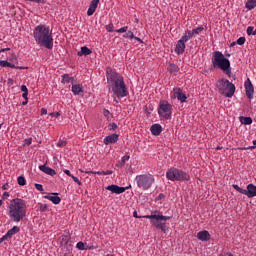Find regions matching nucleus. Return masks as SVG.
<instances>
[{
    "instance_id": "f257e3e1",
    "label": "nucleus",
    "mask_w": 256,
    "mask_h": 256,
    "mask_svg": "<svg viewBox=\"0 0 256 256\" xmlns=\"http://www.w3.org/2000/svg\"><path fill=\"white\" fill-rule=\"evenodd\" d=\"M9 217L14 223H19L27 217V204L25 200L21 198H15L12 200L9 206Z\"/></svg>"
},
{
    "instance_id": "f03ea898",
    "label": "nucleus",
    "mask_w": 256,
    "mask_h": 256,
    "mask_svg": "<svg viewBox=\"0 0 256 256\" xmlns=\"http://www.w3.org/2000/svg\"><path fill=\"white\" fill-rule=\"evenodd\" d=\"M34 39L38 45L46 49H53V34L50 33L49 27L43 24L34 29Z\"/></svg>"
},
{
    "instance_id": "7ed1b4c3",
    "label": "nucleus",
    "mask_w": 256,
    "mask_h": 256,
    "mask_svg": "<svg viewBox=\"0 0 256 256\" xmlns=\"http://www.w3.org/2000/svg\"><path fill=\"white\" fill-rule=\"evenodd\" d=\"M212 66L214 69H221L228 77H231V62L222 52H214L212 56Z\"/></svg>"
},
{
    "instance_id": "20e7f679",
    "label": "nucleus",
    "mask_w": 256,
    "mask_h": 256,
    "mask_svg": "<svg viewBox=\"0 0 256 256\" xmlns=\"http://www.w3.org/2000/svg\"><path fill=\"white\" fill-rule=\"evenodd\" d=\"M146 219H151V224L156 227V229H159L162 231V233H167L168 227H167V221L171 219V216H164L163 214L159 213L158 211H155L152 215L144 216Z\"/></svg>"
},
{
    "instance_id": "39448f33",
    "label": "nucleus",
    "mask_w": 256,
    "mask_h": 256,
    "mask_svg": "<svg viewBox=\"0 0 256 256\" xmlns=\"http://www.w3.org/2000/svg\"><path fill=\"white\" fill-rule=\"evenodd\" d=\"M217 89L224 97L231 98L235 95V84L231 83L227 79H221L217 83Z\"/></svg>"
},
{
    "instance_id": "423d86ee",
    "label": "nucleus",
    "mask_w": 256,
    "mask_h": 256,
    "mask_svg": "<svg viewBox=\"0 0 256 256\" xmlns=\"http://www.w3.org/2000/svg\"><path fill=\"white\" fill-rule=\"evenodd\" d=\"M167 179L170 181H191V176L184 172L183 170H179L177 168H172L166 173Z\"/></svg>"
},
{
    "instance_id": "0eeeda50",
    "label": "nucleus",
    "mask_w": 256,
    "mask_h": 256,
    "mask_svg": "<svg viewBox=\"0 0 256 256\" xmlns=\"http://www.w3.org/2000/svg\"><path fill=\"white\" fill-rule=\"evenodd\" d=\"M106 77L107 83L111 87L112 91H117V86L119 85V83H125V80H123V76L119 75V73L111 69H107Z\"/></svg>"
},
{
    "instance_id": "6e6552de",
    "label": "nucleus",
    "mask_w": 256,
    "mask_h": 256,
    "mask_svg": "<svg viewBox=\"0 0 256 256\" xmlns=\"http://www.w3.org/2000/svg\"><path fill=\"white\" fill-rule=\"evenodd\" d=\"M135 181L140 189H151V185L155 182V178L151 174L137 175Z\"/></svg>"
},
{
    "instance_id": "1a4fd4ad",
    "label": "nucleus",
    "mask_w": 256,
    "mask_h": 256,
    "mask_svg": "<svg viewBox=\"0 0 256 256\" xmlns=\"http://www.w3.org/2000/svg\"><path fill=\"white\" fill-rule=\"evenodd\" d=\"M159 117L163 119H171V115H173V105L165 100H161L158 107Z\"/></svg>"
},
{
    "instance_id": "9d476101",
    "label": "nucleus",
    "mask_w": 256,
    "mask_h": 256,
    "mask_svg": "<svg viewBox=\"0 0 256 256\" xmlns=\"http://www.w3.org/2000/svg\"><path fill=\"white\" fill-rule=\"evenodd\" d=\"M112 92L116 97H118V99H122L123 97H127V95H129L125 82H119L117 90H112Z\"/></svg>"
},
{
    "instance_id": "9b49d317",
    "label": "nucleus",
    "mask_w": 256,
    "mask_h": 256,
    "mask_svg": "<svg viewBox=\"0 0 256 256\" xmlns=\"http://www.w3.org/2000/svg\"><path fill=\"white\" fill-rule=\"evenodd\" d=\"M187 41H189V38L184 34L176 44L175 53H177V55H183V53H185V43H187Z\"/></svg>"
},
{
    "instance_id": "f8f14e48",
    "label": "nucleus",
    "mask_w": 256,
    "mask_h": 256,
    "mask_svg": "<svg viewBox=\"0 0 256 256\" xmlns=\"http://www.w3.org/2000/svg\"><path fill=\"white\" fill-rule=\"evenodd\" d=\"M107 191H111V193H115L116 195H121V193H125L127 189H131V185L127 187H120L115 184L109 185L106 187Z\"/></svg>"
},
{
    "instance_id": "ddd939ff",
    "label": "nucleus",
    "mask_w": 256,
    "mask_h": 256,
    "mask_svg": "<svg viewBox=\"0 0 256 256\" xmlns=\"http://www.w3.org/2000/svg\"><path fill=\"white\" fill-rule=\"evenodd\" d=\"M244 87L246 89V97L248 99H253V93H255V88L253 87V83H251V79H247L245 81Z\"/></svg>"
},
{
    "instance_id": "4468645a",
    "label": "nucleus",
    "mask_w": 256,
    "mask_h": 256,
    "mask_svg": "<svg viewBox=\"0 0 256 256\" xmlns=\"http://www.w3.org/2000/svg\"><path fill=\"white\" fill-rule=\"evenodd\" d=\"M244 195H247L249 199L256 197V186L254 184H248L247 190L244 189Z\"/></svg>"
},
{
    "instance_id": "2eb2a0df",
    "label": "nucleus",
    "mask_w": 256,
    "mask_h": 256,
    "mask_svg": "<svg viewBox=\"0 0 256 256\" xmlns=\"http://www.w3.org/2000/svg\"><path fill=\"white\" fill-rule=\"evenodd\" d=\"M44 199H48V201H52L54 205H59L61 203V197H59L58 193H51L50 195L44 196Z\"/></svg>"
},
{
    "instance_id": "dca6fc26",
    "label": "nucleus",
    "mask_w": 256,
    "mask_h": 256,
    "mask_svg": "<svg viewBox=\"0 0 256 256\" xmlns=\"http://www.w3.org/2000/svg\"><path fill=\"white\" fill-rule=\"evenodd\" d=\"M117 141H119V134H111L109 136H106L104 138V144L105 145H111L113 143H117Z\"/></svg>"
},
{
    "instance_id": "f3484780",
    "label": "nucleus",
    "mask_w": 256,
    "mask_h": 256,
    "mask_svg": "<svg viewBox=\"0 0 256 256\" xmlns=\"http://www.w3.org/2000/svg\"><path fill=\"white\" fill-rule=\"evenodd\" d=\"M0 67H10V69H29V67L15 66V64L7 60H0Z\"/></svg>"
},
{
    "instance_id": "a211bd4d",
    "label": "nucleus",
    "mask_w": 256,
    "mask_h": 256,
    "mask_svg": "<svg viewBox=\"0 0 256 256\" xmlns=\"http://www.w3.org/2000/svg\"><path fill=\"white\" fill-rule=\"evenodd\" d=\"M99 1L100 0H92L90 2V5H89L88 11H87L88 17H91V15H93V13H95V11L97 10V7L99 5Z\"/></svg>"
},
{
    "instance_id": "6ab92c4d",
    "label": "nucleus",
    "mask_w": 256,
    "mask_h": 256,
    "mask_svg": "<svg viewBox=\"0 0 256 256\" xmlns=\"http://www.w3.org/2000/svg\"><path fill=\"white\" fill-rule=\"evenodd\" d=\"M197 239L199 241H209L211 239V234H209V231L204 230L197 233Z\"/></svg>"
},
{
    "instance_id": "aec40b11",
    "label": "nucleus",
    "mask_w": 256,
    "mask_h": 256,
    "mask_svg": "<svg viewBox=\"0 0 256 256\" xmlns=\"http://www.w3.org/2000/svg\"><path fill=\"white\" fill-rule=\"evenodd\" d=\"M205 28L203 27H198V28H195L193 30H188L187 33L185 34L187 36V38L189 40L193 39V36L194 35H199V33H201V31H204Z\"/></svg>"
},
{
    "instance_id": "412c9836",
    "label": "nucleus",
    "mask_w": 256,
    "mask_h": 256,
    "mask_svg": "<svg viewBox=\"0 0 256 256\" xmlns=\"http://www.w3.org/2000/svg\"><path fill=\"white\" fill-rule=\"evenodd\" d=\"M174 99H178L181 103H185V101H187V96L183 93L181 88H178V91L174 92Z\"/></svg>"
},
{
    "instance_id": "4be33fe9",
    "label": "nucleus",
    "mask_w": 256,
    "mask_h": 256,
    "mask_svg": "<svg viewBox=\"0 0 256 256\" xmlns=\"http://www.w3.org/2000/svg\"><path fill=\"white\" fill-rule=\"evenodd\" d=\"M150 131L152 135L159 136L163 131V127H161V124H153L150 128Z\"/></svg>"
},
{
    "instance_id": "5701e85b",
    "label": "nucleus",
    "mask_w": 256,
    "mask_h": 256,
    "mask_svg": "<svg viewBox=\"0 0 256 256\" xmlns=\"http://www.w3.org/2000/svg\"><path fill=\"white\" fill-rule=\"evenodd\" d=\"M39 169L40 171H42L43 173H46V175H50L51 177L57 175V172H55V170L45 165H40Z\"/></svg>"
},
{
    "instance_id": "b1692460",
    "label": "nucleus",
    "mask_w": 256,
    "mask_h": 256,
    "mask_svg": "<svg viewBox=\"0 0 256 256\" xmlns=\"http://www.w3.org/2000/svg\"><path fill=\"white\" fill-rule=\"evenodd\" d=\"M72 93H74V95H81V93H83V85L73 84L72 85Z\"/></svg>"
},
{
    "instance_id": "393cba45",
    "label": "nucleus",
    "mask_w": 256,
    "mask_h": 256,
    "mask_svg": "<svg viewBox=\"0 0 256 256\" xmlns=\"http://www.w3.org/2000/svg\"><path fill=\"white\" fill-rule=\"evenodd\" d=\"M19 231H21V229L18 226H14L10 230H8V232L5 234V237L11 239V237H13V235H16V233H19Z\"/></svg>"
},
{
    "instance_id": "a878e982",
    "label": "nucleus",
    "mask_w": 256,
    "mask_h": 256,
    "mask_svg": "<svg viewBox=\"0 0 256 256\" xmlns=\"http://www.w3.org/2000/svg\"><path fill=\"white\" fill-rule=\"evenodd\" d=\"M92 51L87 46L81 47V50L77 53L78 57H87V55H91Z\"/></svg>"
},
{
    "instance_id": "bb28decb",
    "label": "nucleus",
    "mask_w": 256,
    "mask_h": 256,
    "mask_svg": "<svg viewBox=\"0 0 256 256\" xmlns=\"http://www.w3.org/2000/svg\"><path fill=\"white\" fill-rule=\"evenodd\" d=\"M129 159H131V156L125 155L124 157H122L121 161L116 164V167L118 168L125 167V163H127Z\"/></svg>"
},
{
    "instance_id": "cd10ccee",
    "label": "nucleus",
    "mask_w": 256,
    "mask_h": 256,
    "mask_svg": "<svg viewBox=\"0 0 256 256\" xmlns=\"http://www.w3.org/2000/svg\"><path fill=\"white\" fill-rule=\"evenodd\" d=\"M74 80H75V78L70 77L69 74H63L61 83H63V85H65V83H73Z\"/></svg>"
},
{
    "instance_id": "c85d7f7f",
    "label": "nucleus",
    "mask_w": 256,
    "mask_h": 256,
    "mask_svg": "<svg viewBox=\"0 0 256 256\" xmlns=\"http://www.w3.org/2000/svg\"><path fill=\"white\" fill-rule=\"evenodd\" d=\"M245 7H246V9H248V11H251V10L255 9V7H256V0H248L246 2Z\"/></svg>"
},
{
    "instance_id": "c756f323",
    "label": "nucleus",
    "mask_w": 256,
    "mask_h": 256,
    "mask_svg": "<svg viewBox=\"0 0 256 256\" xmlns=\"http://www.w3.org/2000/svg\"><path fill=\"white\" fill-rule=\"evenodd\" d=\"M240 122L243 125H251V123H253V119L251 117L241 116L240 117Z\"/></svg>"
},
{
    "instance_id": "7c9ffc66",
    "label": "nucleus",
    "mask_w": 256,
    "mask_h": 256,
    "mask_svg": "<svg viewBox=\"0 0 256 256\" xmlns=\"http://www.w3.org/2000/svg\"><path fill=\"white\" fill-rule=\"evenodd\" d=\"M17 183L20 185V187H25V185H27V180H25L24 176H19L17 178Z\"/></svg>"
},
{
    "instance_id": "2f4dec72",
    "label": "nucleus",
    "mask_w": 256,
    "mask_h": 256,
    "mask_svg": "<svg viewBox=\"0 0 256 256\" xmlns=\"http://www.w3.org/2000/svg\"><path fill=\"white\" fill-rule=\"evenodd\" d=\"M168 69L170 73H177V71H179V67H177L175 64H170Z\"/></svg>"
},
{
    "instance_id": "473e14b6",
    "label": "nucleus",
    "mask_w": 256,
    "mask_h": 256,
    "mask_svg": "<svg viewBox=\"0 0 256 256\" xmlns=\"http://www.w3.org/2000/svg\"><path fill=\"white\" fill-rule=\"evenodd\" d=\"M125 39H133L135 38V34H133V31L129 30L127 33L123 35Z\"/></svg>"
},
{
    "instance_id": "72a5a7b5",
    "label": "nucleus",
    "mask_w": 256,
    "mask_h": 256,
    "mask_svg": "<svg viewBox=\"0 0 256 256\" xmlns=\"http://www.w3.org/2000/svg\"><path fill=\"white\" fill-rule=\"evenodd\" d=\"M81 172L82 173H84V171L83 170H81ZM85 173L87 174V175H103V171H85Z\"/></svg>"
},
{
    "instance_id": "f704fd0d",
    "label": "nucleus",
    "mask_w": 256,
    "mask_h": 256,
    "mask_svg": "<svg viewBox=\"0 0 256 256\" xmlns=\"http://www.w3.org/2000/svg\"><path fill=\"white\" fill-rule=\"evenodd\" d=\"M233 188H234L238 193H241L242 195H245V189L239 187V185L234 184V185H233Z\"/></svg>"
},
{
    "instance_id": "c9c22d12",
    "label": "nucleus",
    "mask_w": 256,
    "mask_h": 256,
    "mask_svg": "<svg viewBox=\"0 0 256 256\" xmlns=\"http://www.w3.org/2000/svg\"><path fill=\"white\" fill-rule=\"evenodd\" d=\"M108 129H109V131H117V129H118L117 123H110L108 125Z\"/></svg>"
},
{
    "instance_id": "e433bc0d",
    "label": "nucleus",
    "mask_w": 256,
    "mask_h": 256,
    "mask_svg": "<svg viewBox=\"0 0 256 256\" xmlns=\"http://www.w3.org/2000/svg\"><path fill=\"white\" fill-rule=\"evenodd\" d=\"M253 145L254 146H251V147H242L237 149H239L240 151H247V149H256V140L253 141Z\"/></svg>"
},
{
    "instance_id": "4c0bfd02",
    "label": "nucleus",
    "mask_w": 256,
    "mask_h": 256,
    "mask_svg": "<svg viewBox=\"0 0 256 256\" xmlns=\"http://www.w3.org/2000/svg\"><path fill=\"white\" fill-rule=\"evenodd\" d=\"M70 239H71V236L69 235V233L62 235V241H64V243H69Z\"/></svg>"
},
{
    "instance_id": "58836bf2",
    "label": "nucleus",
    "mask_w": 256,
    "mask_h": 256,
    "mask_svg": "<svg viewBox=\"0 0 256 256\" xmlns=\"http://www.w3.org/2000/svg\"><path fill=\"white\" fill-rule=\"evenodd\" d=\"M76 247L79 249V251H85V243L83 242H78Z\"/></svg>"
},
{
    "instance_id": "ea45409f",
    "label": "nucleus",
    "mask_w": 256,
    "mask_h": 256,
    "mask_svg": "<svg viewBox=\"0 0 256 256\" xmlns=\"http://www.w3.org/2000/svg\"><path fill=\"white\" fill-rule=\"evenodd\" d=\"M245 41H246L245 37H240L237 39L236 44L237 45H245Z\"/></svg>"
},
{
    "instance_id": "a19ab883",
    "label": "nucleus",
    "mask_w": 256,
    "mask_h": 256,
    "mask_svg": "<svg viewBox=\"0 0 256 256\" xmlns=\"http://www.w3.org/2000/svg\"><path fill=\"white\" fill-rule=\"evenodd\" d=\"M127 29H129V27L124 26L118 30H115L116 33H127Z\"/></svg>"
},
{
    "instance_id": "79ce46f5",
    "label": "nucleus",
    "mask_w": 256,
    "mask_h": 256,
    "mask_svg": "<svg viewBox=\"0 0 256 256\" xmlns=\"http://www.w3.org/2000/svg\"><path fill=\"white\" fill-rule=\"evenodd\" d=\"M66 145H67L66 140H59V142L57 143V147H65Z\"/></svg>"
},
{
    "instance_id": "37998d69",
    "label": "nucleus",
    "mask_w": 256,
    "mask_h": 256,
    "mask_svg": "<svg viewBox=\"0 0 256 256\" xmlns=\"http://www.w3.org/2000/svg\"><path fill=\"white\" fill-rule=\"evenodd\" d=\"M71 179H73L74 183H77V185L81 186L83 183L80 181L79 178L72 176Z\"/></svg>"
},
{
    "instance_id": "c03bdc74",
    "label": "nucleus",
    "mask_w": 256,
    "mask_h": 256,
    "mask_svg": "<svg viewBox=\"0 0 256 256\" xmlns=\"http://www.w3.org/2000/svg\"><path fill=\"white\" fill-rule=\"evenodd\" d=\"M39 209L42 213H45V211L48 209V206L47 204H41Z\"/></svg>"
},
{
    "instance_id": "a18cd8bd",
    "label": "nucleus",
    "mask_w": 256,
    "mask_h": 256,
    "mask_svg": "<svg viewBox=\"0 0 256 256\" xmlns=\"http://www.w3.org/2000/svg\"><path fill=\"white\" fill-rule=\"evenodd\" d=\"M106 30L108 31V33H113V23H110L109 25H107Z\"/></svg>"
},
{
    "instance_id": "49530a36",
    "label": "nucleus",
    "mask_w": 256,
    "mask_h": 256,
    "mask_svg": "<svg viewBox=\"0 0 256 256\" xmlns=\"http://www.w3.org/2000/svg\"><path fill=\"white\" fill-rule=\"evenodd\" d=\"M253 29H255V28L252 27V26H249V27L247 28V35H253V33H254Z\"/></svg>"
},
{
    "instance_id": "de8ad7c7",
    "label": "nucleus",
    "mask_w": 256,
    "mask_h": 256,
    "mask_svg": "<svg viewBox=\"0 0 256 256\" xmlns=\"http://www.w3.org/2000/svg\"><path fill=\"white\" fill-rule=\"evenodd\" d=\"M32 141H33V139H31V138L25 139L24 145H27V147H29V145H31Z\"/></svg>"
},
{
    "instance_id": "09e8293b",
    "label": "nucleus",
    "mask_w": 256,
    "mask_h": 256,
    "mask_svg": "<svg viewBox=\"0 0 256 256\" xmlns=\"http://www.w3.org/2000/svg\"><path fill=\"white\" fill-rule=\"evenodd\" d=\"M50 116L51 117H61V113L60 112H52V113H50Z\"/></svg>"
},
{
    "instance_id": "8fccbe9b",
    "label": "nucleus",
    "mask_w": 256,
    "mask_h": 256,
    "mask_svg": "<svg viewBox=\"0 0 256 256\" xmlns=\"http://www.w3.org/2000/svg\"><path fill=\"white\" fill-rule=\"evenodd\" d=\"M35 187L38 191H43V185L42 184H35Z\"/></svg>"
},
{
    "instance_id": "3c124183",
    "label": "nucleus",
    "mask_w": 256,
    "mask_h": 256,
    "mask_svg": "<svg viewBox=\"0 0 256 256\" xmlns=\"http://www.w3.org/2000/svg\"><path fill=\"white\" fill-rule=\"evenodd\" d=\"M161 199H165V194L160 193L158 197L156 198L157 201H161Z\"/></svg>"
},
{
    "instance_id": "603ef678",
    "label": "nucleus",
    "mask_w": 256,
    "mask_h": 256,
    "mask_svg": "<svg viewBox=\"0 0 256 256\" xmlns=\"http://www.w3.org/2000/svg\"><path fill=\"white\" fill-rule=\"evenodd\" d=\"M103 114H104V117H109V115L111 114V112H109V110L107 109H103Z\"/></svg>"
},
{
    "instance_id": "864d4df0",
    "label": "nucleus",
    "mask_w": 256,
    "mask_h": 256,
    "mask_svg": "<svg viewBox=\"0 0 256 256\" xmlns=\"http://www.w3.org/2000/svg\"><path fill=\"white\" fill-rule=\"evenodd\" d=\"M21 91L24 93H29V90L27 89V86H25V85L21 86Z\"/></svg>"
},
{
    "instance_id": "5fc2aeb1",
    "label": "nucleus",
    "mask_w": 256,
    "mask_h": 256,
    "mask_svg": "<svg viewBox=\"0 0 256 256\" xmlns=\"http://www.w3.org/2000/svg\"><path fill=\"white\" fill-rule=\"evenodd\" d=\"M28 95H29V92H24L22 94V97H23V99H25V101H29V98L27 97Z\"/></svg>"
},
{
    "instance_id": "6e6d98bb",
    "label": "nucleus",
    "mask_w": 256,
    "mask_h": 256,
    "mask_svg": "<svg viewBox=\"0 0 256 256\" xmlns=\"http://www.w3.org/2000/svg\"><path fill=\"white\" fill-rule=\"evenodd\" d=\"M103 175H113V171L107 170V171H102Z\"/></svg>"
},
{
    "instance_id": "4d7b16f0",
    "label": "nucleus",
    "mask_w": 256,
    "mask_h": 256,
    "mask_svg": "<svg viewBox=\"0 0 256 256\" xmlns=\"http://www.w3.org/2000/svg\"><path fill=\"white\" fill-rule=\"evenodd\" d=\"M32 3H47V0H32Z\"/></svg>"
},
{
    "instance_id": "13d9d810",
    "label": "nucleus",
    "mask_w": 256,
    "mask_h": 256,
    "mask_svg": "<svg viewBox=\"0 0 256 256\" xmlns=\"http://www.w3.org/2000/svg\"><path fill=\"white\" fill-rule=\"evenodd\" d=\"M64 173L68 175V177H73V174H71V171L69 170H64Z\"/></svg>"
},
{
    "instance_id": "bf43d9fd",
    "label": "nucleus",
    "mask_w": 256,
    "mask_h": 256,
    "mask_svg": "<svg viewBox=\"0 0 256 256\" xmlns=\"http://www.w3.org/2000/svg\"><path fill=\"white\" fill-rule=\"evenodd\" d=\"M9 197V192H4L2 199H7Z\"/></svg>"
},
{
    "instance_id": "052dcab7",
    "label": "nucleus",
    "mask_w": 256,
    "mask_h": 256,
    "mask_svg": "<svg viewBox=\"0 0 256 256\" xmlns=\"http://www.w3.org/2000/svg\"><path fill=\"white\" fill-rule=\"evenodd\" d=\"M7 187H9V183H5L3 186H2V189L3 191H7Z\"/></svg>"
},
{
    "instance_id": "680f3d73",
    "label": "nucleus",
    "mask_w": 256,
    "mask_h": 256,
    "mask_svg": "<svg viewBox=\"0 0 256 256\" xmlns=\"http://www.w3.org/2000/svg\"><path fill=\"white\" fill-rule=\"evenodd\" d=\"M133 217H135V219H141V216L137 215V211L133 212Z\"/></svg>"
},
{
    "instance_id": "e2e57ef3",
    "label": "nucleus",
    "mask_w": 256,
    "mask_h": 256,
    "mask_svg": "<svg viewBox=\"0 0 256 256\" xmlns=\"http://www.w3.org/2000/svg\"><path fill=\"white\" fill-rule=\"evenodd\" d=\"M41 115H47V109L42 108L41 109Z\"/></svg>"
},
{
    "instance_id": "0e129e2a",
    "label": "nucleus",
    "mask_w": 256,
    "mask_h": 256,
    "mask_svg": "<svg viewBox=\"0 0 256 256\" xmlns=\"http://www.w3.org/2000/svg\"><path fill=\"white\" fill-rule=\"evenodd\" d=\"M7 239H9L8 237H5V235L0 238V243H3V241H7Z\"/></svg>"
},
{
    "instance_id": "69168bd1",
    "label": "nucleus",
    "mask_w": 256,
    "mask_h": 256,
    "mask_svg": "<svg viewBox=\"0 0 256 256\" xmlns=\"http://www.w3.org/2000/svg\"><path fill=\"white\" fill-rule=\"evenodd\" d=\"M133 39H135L136 41H138V43H143V40H141V38H139V37L134 36Z\"/></svg>"
},
{
    "instance_id": "338daca9",
    "label": "nucleus",
    "mask_w": 256,
    "mask_h": 256,
    "mask_svg": "<svg viewBox=\"0 0 256 256\" xmlns=\"http://www.w3.org/2000/svg\"><path fill=\"white\" fill-rule=\"evenodd\" d=\"M9 50H10V48H3L0 50V53H5V51H9Z\"/></svg>"
},
{
    "instance_id": "774afa93",
    "label": "nucleus",
    "mask_w": 256,
    "mask_h": 256,
    "mask_svg": "<svg viewBox=\"0 0 256 256\" xmlns=\"http://www.w3.org/2000/svg\"><path fill=\"white\" fill-rule=\"evenodd\" d=\"M8 85H13V79L12 78L8 79Z\"/></svg>"
}]
</instances>
